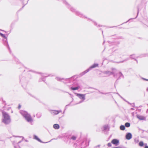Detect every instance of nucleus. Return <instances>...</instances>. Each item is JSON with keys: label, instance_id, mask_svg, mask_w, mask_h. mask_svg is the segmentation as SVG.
Returning a JSON list of instances; mask_svg holds the SVG:
<instances>
[{"label": "nucleus", "instance_id": "1", "mask_svg": "<svg viewBox=\"0 0 148 148\" xmlns=\"http://www.w3.org/2000/svg\"><path fill=\"white\" fill-rule=\"evenodd\" d=\"M2 117L1 121L5 125L9 124L11 122V119L10 115L5 111L2 112Z\"/></svg>", "mask_w": 148, "mask_h": 148}, {"label": "nucleus", "instance_id": "2", "mask_svg": "<svg viewBox=\"0 0 148 148\" xmlns=\"http://www.w3.org/2000/svg\"><path fill=\"white\" fill-rule=\"evenodd\" d=\"M20 113L28 122L32 123L33 119L29 114L26 112L24 111H20Z\"/></svg>", "mask_w": 148, "mask_h": 148}, {"label": "nucleus", "instance_id": "3", "mask_svg": "<svg viewBox=\"0 0 148 148\" xmlns=\"http://www.w3.org/2000/svg\"><path fill=\"white\" fill-rule=\"evenodd\" d=\"M98 64H93L88 69L85 70L81 73V75L82 76L84 75L87 73L90 70H91L92 69L95 68V67H98Z\"/></svg>", "mask_w": 148, "mask_h": 148}, {"label": "nucleus", "instance_id": "4", "mask_svg": "<svg viewBox=\"0 0 148 148\" xmlns=\"http://www.w3.org/2000/svg\"><path fill=\"white\" fill-rule=\"evenodd\" d=\"M77 96L81 99V101L77 104H79L83 102L85 99V94H77Z\"/></svg>", "mask_w": 148, "mask_h": 148}, {"label": "nucleus", "instance_id": "5", "mask_svg": "<svg viewBox=\"0 0 148 148\" xmlns=\"http://www.w3.org/2000/svg\"><path fill=\"white\" fill-rule=\"evenodd\" d=\"M62 111L61 110H51L50 112L51 114H57L61 112Z\"/></svg>", "mask_w": 148, "mask_h": 148}, {"label": "nucleus", "instance_id": "6", "mask_svg": "<svg viewBox=\"0 0 148 148\" xmlns=\"http://www.w3.org/2000/svg\"><path fill=\"white\" fill-rule=\"evenodd\" d=\"M110 128V126L108 125H105L103 126V130L104 132L108 131L109 130Z\"/></svg>", "mask_w": 148, "mask_h": 148}, {"label": "nucleus", "instance_id": "7", "mask_svg": "<svg viewBox=\"0 0 148 148\" xmlns=\"http://www.w3.org/2000/svg\"><path fill=\"white\" fill-rule=\"evenodd\" d=\"M119 142V140L116 139H113L112 140V143L116 145H118Z\"/></svg>", "mask_w": 148, "mask_h": 148}, {"label": "nucleus", "instance_id": "8", "mask_svg": "<svg viewBox=\"0 0 148 148\" xmlns=\"http://www.w3.org/2000/svg\"><path fill=\"white\" fill-rule=\"evenodd\" d=\"M132 138V135L130 133H128L126 135V138L127 140H130Z\"/></svg>", "mask_w": 148, "mask_h": 148}, {"label": "nucleus", "instance_id": "9", "mask_svg": "<svg viewBox=\"0 0 148 148\" xmlns=\"http://www.w3.org/2000/svg\"><path fill=\"white\" fill-rule=\"evenodd\" d=\"M137 118L140 120H145V118L143 116L137 115Z\"/></svg>", "mask_w": 148, "mask_h": 148}, {"label": "nucleus", "instance_id": "10", "mask_svg": "<svg viewBox=\"0 0 148 148\" xmlns=\"http://www.w3.org/2000/svg\"><path fill=\"white\" fill-rule=\"evenodd\" d=\"M104 73L106 75V76H107L110 75L111 74V72L110 71H105L104 72Z\"/></svg>", "mask_w": 148, "mask_h": 148}, {"label": "nucleus", "instance_id": "11", "mask_svg": "<svg viewBox=\"0 0 148 148\" xmlns=\"http://www.w3.org/2000/svg\"><path fill=\"white\" fill-rule=\"evenodd\" d=\"M53 128L55 129H57L59 128V126L58 124H55L53 125Z\"/></svg>", "mask_w": 148, "mask_h": 148}, {"label": "nucleus", "instance_id": "12", "mask_svg": "<svg viewBox=\"0 0 148 148\" xmlns=\"http://www.w3.org/2000/svg\"><path fill=\"white\" fill-rule=\"evenodd\" d=\"M34 138L36 140L39 141L41 142L39 138H38V137L36 135H34Z\"/></svg>", "mask_w": 148, "mask_h": 148}, {"label": "nucleus", "instance_id": "13", "mask_svg": "<svg viewBox=\"0 0 148 148\" xmlns=\"http://www.w3.org/2000/svg\"><path fill=\"white\" fill-rule=\"evenodd\" d=\"M79 88V86H77V87H74V88L73 87H71V89L72 90H78Z\"/></svg>", "mask_w": 148, "mask_h": 148}, {"label": "nucleus", "instance_id": "14", "mask_svg": "<svg viewBox=\"0 0 148 148\" xmlns=\"http://www.w3.org/2000/svg\"><path fill=\"white\" fill-rule=\"evenodd\" d=\"M120 129L121 130H124L125 129V126L124 125H121L120 127Z\"/></svg>", "mask_w": 148, "mask_h": 148}, {"label": "nucleus", "instance_id": "15", "mask_svg": "<svg viewBox=\"0 0 148 148\" xmlns=\"http://www.w3.org/2000/svg\"><path fill=\"white\" fill-rule=\"evenodd\" d=\"M125 126L127 127H129L130 126V124L129 123H125Z\"/></svg>", "mask_w": 148, "mask_h": 148}, {"label": "nucleus", "instance_id": "16", "mask_svg": "<svg viewBox=\"0 0 148 148\" xmlns=\"http://www.w3.org/2000/svg\"><path fill=\"white\" fill-rule=\"evenodd\" d=\"M36 116L38 118H40L41 116V115L40 113H38L37 114Z\"/></svg>", "mask_w": 148, "mask_h": 148}, {"label": "nucleus", "instance_id": "17", "mask_svg": "<svg viewBox=\"0 0 148 148\" xmlns=\"http://www.w3.org/2000/svg\"><path fill=\"white\" fill-rule=\"evenodd\" d=\"M144 143L143 142H140L139 143V145L140 146H143Z\"/></svg>", "mask_w": 148, "mask_h": 148}, {"label": "nucleus", "instance_id": "18", "mask_svg": "<svg viewBox=\"0 0 148 148\" xmlns=\"http://www.w3.org/2000/svg\"><path fill=\"white\" fill-rule=\"evenodd\" d=\"M0 35L2 37H3V38H6V37H5V35L3 34L0 32Z\"/></svg>", "mask_w": 148, "mask_h": 148}, {"label": "nucleus", "instance_id": "19", "mask_svg": "<svg viewBox=\"0 0 148 148\" xmlns=\"http://www.w3.org/2000/svg\"><path fill=\"white\" fill-rule=\"evenodd\" d=\"M71 139L73 140H75L76 139V137L74 136H73L71 137Z\"/></svg>", "mask_w": 148, "mask_h": 148}, {"label": "nucleus", "instance_id": "20", "mask_svg": "<svg viewBox=\"0 0 148 148\" xmlns=\"http://www.w3.org/2000/svg\"><path fill=\"white\" fill-rule=\"evenodd\" d=\"M56 79L58 81H60L62 79L60 78L59 77H56Z\"/></svg>", "mask_w": 148, "mask_h": 148}, {"label": "nucleus", "instance_id": "21", "mask_svg": "<svg viewBox=\"0 0 148 148\" xmlns=\"http://www.w3.org/2000/svg\"><path fill=\"white\" fill-rule=\"evenodd\" d=\"M108 147H110L111 146V144L110 143H109L108 144Z\"/></svg>", "mask_w": 148, "mask_h": 148}, {"label": "nucleus", "instance_id": "22", "mask_svg": "<svg viewBox=\"0 0 148 148\" xmlns=\"http://www.w3.org/2000/svg\"><path fill=\"white\" fill-rule=\"evenodd\" d=\"M21 107V106H20V105H19L18 107V108L19 109H20V108Z\"/></svg>", "mask_w": 148, "mask_h": 148}, {"label": "nucleus", "instance_id": "23", "mask_svg": "<svg viewBox=\"0 0 148 148\" xmlns=\"http://www.w3.org/2000/svg\"><path fill=\"white\" fill-rule=\"evenodd\" d=\"M11 109V108H8V109L7 110H9L10 109Z\"/></svg>", "mask_w": 148, "mask_h": 148}, {"label": "nucleus", "instance_id": "24", "mask_svg": "<svg viewBox=\"0 0 148 148\" xmlns=\"http://www.w3.org/2000/svg\"><path fill=\"white\" fill-rule=\"evenodd\" d=\"M112 71H116L114 69H112Z\"/></svg>", "mask_w": 148, "mask_h": 148}, {"label": "nucleus", "instance_id": "25", "mask_svg": "<svg viewBox=\"0 0 148 148\" xmlns=\"http://www.w3.org/2000/svg\"><path fill=\"white\" fill-rule=\"evenodd\" d=\"M145 148H148V146H146L145 147Z\"/></svg>", "mask_w": 148, "mask_h": 148}, {"label": "nucleus", "instance_id": "26", "mask_svg": "<svg viewBox=\"0 0 148 148\" xmlns=\"http://www.w3.org/2000/svg\"><path fill=\"white\" fill-rule=\"evenodd\" d=\"M97 146H98V147H99L100 146V145H98Z\"/></svg>", "mask_w": 148, "mask_h": 148}, {"label": "nucleus", "instance_id": "27", "mask_svg": "<svg viewBox=\"0 0 148 148\" xmlns=\"http://www.w3.org/2000/svg\"><path fill=\"white\" fill-rule=\"evenodd\" d=\"M11 113H13V111H11Z\"/></svg>", "mask_w": 148, "mask_h": 148}, {"label": "nucleus", "instance_id": "28", "mask_svg": "<svg viewBox=\"0 0 148 148\" xmlns=\"http://www.w3.org/2000/svg\"><path fill=\"white\" fill-rule=\"evenodd\" d=\"M21 142V141H19V142L18 143H20Z\"/></svg>", "mask_w": 148, "mask_h": 148}, {"label": "nucleus", "instance_id": "29", "mask_svg": "<svg viewBox=\"0 0 148 148\" xmlns=\"http://www.w3.org/2000/svg\"><path fill=\"white\" fill-rule=\"evenodd\" d=\"M71 11H73V10H71Z\"/></svg>", "mask_w": 148, "mask_h": 148}]
</instances>
